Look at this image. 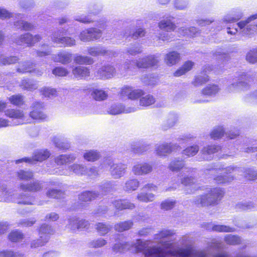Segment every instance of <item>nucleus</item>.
Segmentation results:
<instances>
[{
    "label": "nucleus",
    "mask_w": 257,
    "mask_h": 257,
    "mask_svg": "<svg viewBox=\"0 0 257 257\" xmlns=\"http://www.w3.org/2000/svg\"><path fill=\"white\" fill-rule=\"evenodd\" d=\"M130 247L131 244L127 242H119L114 245L113 249L116 252H121L130 249ZM145 248L146 243L140 240H138L136 243L131 246L132 251L136 253L142 251Z\"/></svg>",
    "instance_id": "obj_5"
},
{
    "label": "nucleus",
    "mask_w": 257,
    "mask_h": 257,
    "mask_svg": "<svg viewBox=\"0 0 257 257\" xmlns=\"http://www.w3.org/2000/svg\"><path fill=\"white\" fill-rule=\"evenodd\" d=\"M18 178L20 180H29L32 178L33 175L32 172L20 170L17 173Z\"/></svg>",
    "instance_id": "obj_38"
},
{
    "label": "nucleus",
    "mask_w": 257,
    "mask_h": 257,
    "mask_svg": "<svg viewBox=\"0 0 257 257\" xmlns=\"http://www.w3.org/2000/svg\"><path fill=\"white\" fill-rule=\"evenodd\" d=\"M257 19V14L252 15L247 18L245 21H241L236 25L238 28L230 26H227V33L231 35L235 34L236 33H239L242 35H247L251 36L252 35H257V24L252 25L249 24L253 20Z\"/></svg>",
    "instance_id": "obj_2"
},
{
    "label": "nucleus",
    "mask_w": 257,
    "mask_h": 257,
    "mask_svg": "<svg viewBox=\"0 0 257 257\" xmlns=\"http://www.w3.org/2000/svg\"><path fill=\"white\" fill-rule=\"evenodd\" d=\"M139 183L137 180H131L125 184V188L127 190H135L139 186Z\"/></svg>",
    "instance_id": "obj_53"
},
{
    "label": "nucleus",
    "mask_w": 257,
    "mask_h": 257,
    "mask_svg": "<svg viewBox=\"0 0 257 257\" xmlns=\"http://www.w3.org/2000/svg\"><path fill=\"white\" fill-rule=\"evenodd\" d=\"M246 59L251 63L257 62V49H253L248 52L246 54Z\"/></svg>",
    "instance_id": "obj_41"
},
{
    "label": "nucleus",
    "mask_w": 257,
    "mask_h": 257,
    "mask_svg": "<svg viewBox=\"0 0 257 257\" xmlns=\"http://www.w3.org/2000/svg\"><path fill=\"white\" fill-rule=\"evenodd\" d=\"M155 98L151 95L141 97L140 99V105L142 106H148L154 103Z\"/></svg>",
    "instance_id": "obj_32"
},
{
    "label": "nucleus",
    "mask_w": 257,
    "mask_h": 257,
    "mask_svg": "<svg viewBox=\"0 0 257 257\" xmlns=\"http://www.w3.org/2000/svg\"><path fill=\"white\" fill-rule=\"evenodd\" d=\"M88 30L90 32V41L97 40L101 37L102 33L100 30L97 28H91L88 29Z\"/></svg>",
    "instance_id": "obj_43"
},
{
    "label": "nucleus",
    "mask_w": 257,
    "mask_h": 257,
    "mask_svg": "<svg viewBox=\"0 0 257 257\" xmlns=\"http://www.w3.org/2000/svg\"><path fill=\"white\" fill-rule=\"evenodd\" d=\"M213 230L218 232H231L233 229L227 226L222 225H215L213 226Z\"/></svg>",
    "instance_id": "obj_55"
},
{
    "label": "nucleus",
    "mask_w": 257,
    "mask_h": 257,
    "mask_svg": "<svg viewBox=\"0 0 257 257\" xmlns=\"http://www.w3.org/2000/svg\"><path fill=\"white\" fill-rule=\"evenodd\" d=\"M193 65L194 63L191 61L186 62L181 67L174 72V75L176 77H179L185 74L192 68Z\"/></svg>",
    "instance_id": "obj_25"
},
{
    "label": "nucleus",
    "mask_w": 257,
    "mask_h": 257,
    "mask_svg": "<svg viewBox=\"0 0 257 257\" xmlns=\"http://www.w3.org/2000/svg\"><path fill=\"white\" fill-rule=\"evenodd\" d=\"M208 193L200 196L196 201L197 204L202 205H208L214 203L220 199L224 194L223 191L219 188H214L208 191Z\"/></svg>",
    "instance_id": "obj_4"
},
{
    "label": "nucleus",
    "mask_w": 257,
    "mask_h": 257,
    "mask_svg": "<svg viewBox=\"0 0 257 257\" xmlns=\"http://www.w3.org/2000/svg\"><path fill=\"white\" fill-rule=\"evenodd\" d=\"M98 194L95 192L86 191L83 192L79 196L80 200L84 201H90L97 197Z\"/></svg>",
    "instance_id": "obj_36"
},
{
    "label": "nucleus",
    "mask_w": 257,
    "mask_h": 257,
    "mask_svg": "<svg viewBox=\"0 0 257 257\" xmlns=\"http://www.w3.org/2000/svg\"><path fill=\"white\" fill-rule=\"evenodd\" d=\"M10 102L15 105H22L24 104L23 97L20 95H14L9 98Z\"/></svg>",
    "instance_id": "obj_39"
},
{
    "label": "nucleus",
    "mask_w": 257,
    "mask_h": 257,
    "mask_svg": "<svg viewBox=\"0 0 257 257\" xmlns=\"http://www.w3.org/2000/svg\"><path fill=\"white\" fill-rule=\"evenodd\" d=\"M14 25L19 29H23L25 30H30L33 28V26L22 20L14 22Z\"/></svg>",
    "instance_id": "obj_42"
},
{
    "label": "nucleus",
    "mask_w": 257,
    "mask_h": 257,
    "mask_svg": "<svg viewBox=\"0 0 257 257\" xmlns=\"http://www.w3.org/2000/svg\"><path fill=\"white\" fill-rule=\"evenodd\" d=\"M74 61L80 64H91L93 63V60L88 56H83L81 55H77L74 58Z\"/></svg>",
    "instance_id": "obj_37"
},
{
    "label": "nucleus",
    "mask_w": 257,
    "mask_h": 257,
    "mask_svg": "<svg viewBox=\"0 0 257 257\" xmlns=\"http://www.w3.org/2000/svg\"><path fill=\"white\" fill-rule=\"evenodd\" d=\"M88 54L94 56H103L107 53V50L101 46L90 47L87 48Z\"/></svg>",
    "instance_id": "obj_23"
},
{
    "label": "nucleus",
    "mask_w": 257,
    "mask_h": 257,
    "mask_svg": "<svg viewBox=\"0 0 257 257\" xmlns=\"http://www.w3.org/2000/svg\"><path fill=\"white\" fill-rule=\"evenodd\" d=\"M220 150L219 146H210L207 148H204L202 150L203 154L204 155V159L206 160H209L211 157H208V155L212 154Z\"/></svg>",
    "instance_id": "obj_31"
},
{
    "label": "nucleus",
    "mask_w": 257,
    "mask_h": 257,
    "mask_svg": "<svg viewBox=\"0 0 257 257\" xmlns=\"http://www.w3.org/2000/svg\"><path fill=\"white\" fill-rule=\"evenodd\" d=\"M132 224V222L131 221H125L118 223L115 226V227L118 231H123L130 229Z\"/></svg>",
    "instance_id": "obj_44"
},
{
    "label": "nucleus",
    "mask_w": 257,
    "mask_h": 257,
    "mask_svg": "<svg viewBox=\"0 0 257 257\" xmlns=\"http://www.w3.org/2000/svg\"><path fill=\"white\" fill-rule=\"evenodd\" d=\"M72 74L77 78H85L89 75V69L84 66H77L72 69Z\"/></svg>",
    "instance_id": "obj_20"
},
{
    "label": "nucleus",
    "mask_w": 257,
    "mask_h": 257,
    "mask_svg": "<svg viewBox=\"0 0 257 257\" xmlns=\"http://www.w3.org/2000/svg\"><path fill=\"white\" fill-rule=\"evenodd\" d=\"M152 167L146 163H138L135 164L133 168V172L137 175H143L151 172Z\"/></svg>",
    "instance_id": "obj_11"
},
{
    "label": "nucleus",
    "mask_w": 257,
    "mask_h": 257,
    "mask_svg": "<svg viewBox=\"0 0 257 257\" xmlns=\"http://www.w3.org/2000/svg\"><path fill=\"white\" fill-rule=\"evenodd\" d=\"M89 30L85 29L82 31L79 35V39L81 41L84 42H89L90 41V35Z\"/></svg>",
    "instance_id": "obj_57"
},
{
    "label": "nucleus",
    "mask_w": 257,
    "mask_h": 257,
    "mask_svg": "<svg viewBox=\"0 0 257 257\" xmlns=\"http://www.w3.org/2000/svg\"><path fill=\"white\" fill-rule=\"evenodd\" d=\"M83 157L87 161L94 162L99 158L100 155L96 151L89 150L84 153Z\"/></svg>",
    "instance_id": "obj_29"
},
{
    "label": "nucleus",
    "mask_w": 257,
    "mask_h": 257,
    "mask_svg": "<svg viewBox=\"0 0 257 257\" xmlns=\"http://www.w3.org/2000/svg\"><path fill=\"white\" fill-rule=\"evenodd\" d=\"M133 64H135L138 68H147L150 66L156 65L157 63V60L153 56H150L139 59L136 62H132Z\"/></svg>",
    "instance_id": "obj_9"
},
{
    "label": "nucleus",
    "mask_w": 257,
    "mask_h": 257,
    "mask_svg": "<svg viewBox=\"0 0 257 257\" xmlns=\"http://www.w3.org/2000/svg\"><path fill=\"white\" fill-rule=\"evenodd\" d=\"M53 58L55 62L67 64L71 61L72 54L68 52L62 51L55 55Z\"/></svg>",
    "instance_id": "obj_18"
},
{
    "label": "nucleus",
    "mask_w": 257,
    "mask_h": 257,
    "mask_svg": "<svg viewBox=\"0 0 257 257\" xmlns=\"http://www.w3.org/2000/svg\"><path fill=\"white\" fill-rule=\"evenodd\" d=\"M224 134V130L222 126H218L213 130L210 134L211 138L216 140L221 138Z\"/></svg>",
    "instance_id": "obj_40"
},
{
    "label": "nucleus",
    "mask_w": 257,
    "mask_h": 257,
    "mask_svg": "<svg viewBox=\"0 0 257 257\" xmlns=\"http://www.w3.org/2000/svg\"><path fill=\"white\" fill-rule=\"evenodd\" d=\"M53 74L58 76H65L68 73L69 71L65 68L62 67H56L53 70Z\"/></svg>",
    "instance_id": "obj_51"
},
{
    "label": "nucleus",
    "mask_w": 257,
    "mask_h": 257,
    "mask_svg": "<svg viewBox=\"0 0 257 257\" xmlns=\"http://www.w3.org/2000/svg\"><path fill=\"white\" fill-rule=\"evenodd\" d=\"M92 96L95 100L100 101L107 97V93L101 89H94L92 93Z\"/></svg>",
    "instance_id": "obj_33"
},
{
    "label": "nucleus",
    "mask_w": 257,
    "mask_h": 257,
    "mask_svg": "<svg viewBox=\"0 0 257 257\" xmlns=\"http://www.w3.org/2000/svg\"><path fill=\"white\" fill-rule=\"evenodd\" d=\"M63 33L59 31L55 33L52 37V41L59 44L67 46H72L75 44V40L70 37H65Z\"/></svg>",
    "instance_id": "obj_8"
},
{
    "label": "nucleus",
    "mask_w": 257,
    "mask_h": 257,
    "mask_svg": "<svg viewBox=\"0 0 257 257\" xmlns=\"http://www.w3.org/2000/svg\"><path fill=\"white\" fill-rule=\"evenodd\" d=\"M50 227L47 225H42L40 229L39 234L40 235V237L41 239L43 240V242H42V241L40 242L39 241V242L37 244L34 242H33L32 243V246L36 247L39 245H42L44 243L46 242L49 239L48 234L50 233Z\"/></svg>",
    "instance_id": "obj_17"
},
{
    "label": "nucleus",
    "mask_w": 257,
    "mask_h": 257,
    "mask_svg": "<svg viewBox=\"0 0 257 257\" xmlns=\"http://www.w3.org/2000/svg\"><path fill=\"white\" fill-rule=\"evenodd\" d=\"M32 64L27 62L21 64L18 69V71L21 73H25L32 71Z\"/></svg>",
    "instance_id": "obj_47"
},
{
    "label": "nucleus",
    "mask_w": 257,
    "mask_h": 257,
    "mask_svg": "<svg viewBox=\"0 0 257 257\" xmlns=\"http://www.w3.org/2000/svg\"><path fill=\"white\" fill-rule=\"evenodd\" d=\"M115 72V69L112 66H104L98 71L97 76L102 79H108L113 77Z\"/></svg>",
    "instance_id": "obj_16"
},
{
    "label": "nucleus",
    "mask_w": 257,
    "mask_h": 257,
    "mask_svg": "<svg viewBox=\"0 0 257 257\" xmlns=\"http://www.w3.org/2000/svg\"><path fill=\"white\" fill-rule=\"evenodd\" d=\"M175 203V202L173 200H167L162 203L161 208L166 210H169L174 207Z\"/></svg>",
    "instance_id": "obj_60"
},
{
    "label": "nucleus",
    "mask_w": 257,
    "mask_h": 257,
    "mask_svg": "<svg viewBox=\"0 0 257 257\" xmlns=\"http://www.w3.org/2000/svg\"><path fill=\"white\" fill-rule=\"evenodd\" d=\"M22 255L18 252H14L11 250L0 251V257H22Z\"/></svg>",
    "instance_id": "obj_58"
},
{
    "label": "nucleus",
    "mask_w": 257,
    "mask_h": 257,
    "mask_svg": "<svg viewBox=\"0 0 257 257\" xmlns=\"http://www.w3.org/2000/svg\"><path fill=\"white\" fill-rule=\"evenodd\" d=\"M88 225V221L83 219L79 220L76 218H74L69 220V226L73 230L85 228Z\"/></svg>",
    "instance_id": "obj_21"
},
{
    "label": "nucleus",
    "mask_w": 257,
    "mask_h": 257,
    "mask_svg": "<svg viewBox=\"0 0 257 257\" xmlns=\"http://www.w3.org/2000/svg\"><path fill=\"white\" fill-rule=\"evenodd\" d=\"M85 172L86 167L85 166L77 164H74L71 165L69 168V170L64 173L66 175L71 173H74L78 175H84Z\"/></svg>",
    "instance_id": "obj_22"
},
{
    "label": "nucleus",
    "mask_w": 257,
    "mask_h": 257,
    "mask_svg": "<svg viewBox=\"0 0 257 257\" xmlns=\"http://www.w3.org/2000/svg\"><path fill=\"white\" fill-rule=\"evenodd\" d=\"M211 70L210 66H206L203 69V71L200 74L195 76L193 84L195 86H199L207 82L209 78L206 73Z\"/></svg>",
    "instance_id": "obj_14"
},
{
    "label": "nucleus",
    "mask_w": 257,
    "mask_h": 257,
    "mask_svg": "<svg viewBox=\"0 0 257 257\" xmlns=\"http://www.w3.org/2000/svg\"><path fill=\"white\" fill-rule=\"evenodd\" d=\"M41 188V185L39 182H35L32 184L22 183L20 186V189L24 191H38Z\"/></svg>",
    "instance_id": "obj_24"
},
{
    "label": "nucleus",
    "mask_w": 257,
    "mask_h": 257,
    "mask_svg": "<svg viewBox=\"0 0 257 257\" xmlns=\"http://www.w3.org/2000/svg\"><path fill=\"white\" fill-rule=\"evenodd\" d=\"M174 234L172 230L161 231L156 237L160 240L161 244L145 249V257H206L204 251L195 250L190 246L186 248H179L176 244L166 240V238Z\"/></svg>",
    "instance_id": "obj_1"
},
{
    "label": "nucleus",
    "mask_w": 257,
    "mask_h": 257,
    "mask_svg": "<svg viewBox=\"0 0 257 257\" xmlns=\"http://www.w3.org/2000/svg\"><path fill=\"white\" fill-rule=\"evenodd\" d=\"M97 229L100 234L104 235L108 232L109 228L106 225L99 223L97 224Z\"/></svg>",
    "instance_id": "obj_59"
},
{
    "label": "nucleus",
    "mask_w": 257,
    "mask_h": 257,
    "mask_svg": "<svg viewBox=\"0 0 257 257\" xmlns=\"http://www.w3.org/2000/svg\"><path fill=\"white\" fill-rule=\"evenodd\" d=\"M114 205L118 209H132L134 207L133 204L129 203L126 201L122 200L116 201L114 202Z\"/></svg>",
    "instance_id": "obj_34"
},
{
    "label": "nucleus",
    "mask_w": 257,
    "mask_h": 257,
    "mask_svg": "<svg viewBox=\"0 0 257 257\" xmlns=\"http://www.w3.org/2000/svg\"><path fill=\"white\" fill-rule=\"evenodd\" d=\"M180 33L183 36L187 35L189 36H193L196 33V30L194 27L185 29L181 28L180 30Z\"/></svg>",
    "instance_id": "obj_54"
},
{
    "label": "nucleus",
    "mask_w": 257,
    "mask_h": 257,
    "mask_svg": "<svg viewBox=\"0 0 257 257\" xmlns=\"http://www.w3.org/2000/svg\"><path fill=\"white\" fill-rule=\"evenodd\" d=\"M199 147L197 145H194L188 147L184 151V153L188 156H193L196 154L198 152Z\"/></svg>",
    "instance_id": "obj_52"
},
{
    "label": "nucleus",
    "mask_w": 257,
    "mask_h": 257,
    "mask_svg": "<svg viewBox=\"0 0 257 257\" xmlns=\"http://www.w3.org/2000/svg\"><path fill=\"white\" fill-rule=\"evenodd\" d=\"M50 155V153L47 150H41L36 152L33 160L37 161H42L47 159Z\"/></svg>",
    "instance_id": "obj_30"
},
{
    "label": "nucleus",
    "mask_w": 257,
    "mask_h": 257,
    "mask_svg": "<svg viewBox=\"0 0 257 257\" xmlns=\"http://www.w3.org/2000/svg\"><path fill=\"white\" fill-rule=\"evenodd\" d=\"M76 159L74 155H60L55 159V162L58 165H63L73 161Z\"/></svg>",
    "instance_id": "obj_27"
},
{
    "label": "nucleus",
    "mask_w": 257,
    "mask_h": 257,
    "mask_svg": "<svg viewBox=\"0 0 257 257\" xmlns=\"http://www.w3.org/2000/svg\"><path fill=\"white\" fill-rule=\"evenodd\" d=\"M142 52L140 48L138 47H132L127 50V53L131 55H135Z\"/></svg>",
    "instance_id": "obj_64"
},
{
    "label": "nucleus",
    "mask_w": 257,
    "mask_h": 257,
    "mask_svg": "<svg viewBox=\"0 0 257 257\" xmlns=\"http://www.w3.org/2000/svg\"><path fill=\"white\" fill-rule=\"evenodd\" d=\"M5 115L8 117L16 120L17 121L14 122L15 124H22L24 123H29L30 118L27 116L26 113L23 110L19 109H9L5 111Z\"/></svg>",
    "instance_id": "obj_6"
},
{
    "label": "nucleus",
    "mask_w": 257,
    "mask_h": 257,
    "mask_svg": "<svg viewBox=\"0 0 257 257\" xmlns=\"http://www.w3.org/2000/svg\"><path fill=\"white\" fill-rule=\"evenodd\" d=\"M246 84L245 82H240L238 83L237 84H231L229 87V90L230 92H233L235 90V88L236 87L237 89H240L241 90H244L246 87Z\"/></svg>",
    "instance_id": "obj_61"
},
{
    "label": "nucleus",
    "mask_w": 257,
    "mask_h": 257,
    "mask_svg": "<svg viewBox=\"0 0 257 257\" xmlns=\"http://www.w3.org/2000/svg\"><path fill=\"white\" fill-rule=\"evenodd\" d=\"M106 163L110 166V171L114 178H118L124 175L126 168L125 165L123 164H113L111 165L112 163L110 160L107 161Z\"/></svg>",
    "instance_id": "obj_10"
},
{
    "label": "nucleus",
    "mask_w": 257,
    "mask_h": 257,
    "mask_svg": "<svg viewBox=\"0 0 257 257\" xmlns=\"http://www.w3.org/2000/svg\"><path fill=\"white\" fill-rule=\"evenodd\" d=\"M225 240L228 244H237L240 243V238L238 236L232 235H227L225 236Z\"/></svg>",
    "instance_id": "obj_49"
},
{
    "label": "nucleus",
    "mask_w": 257,
    "mask_h": 257,
    "mask_svg": "<svg viewBox=\"0 0 257 257\" xmlns=\"http://www.w3.org/2000/svg\"><path fill=\"white\" fill-rule=\"evenodd\" d=\"M174 147L173 146H170V145L167 144L160 145L156 148L157 153L160 156L165 155L170 153L174 149Z\"/></svg>",
    "instance_id": "obj_28"
},
{
    "label": "nucleus",
    "mask_w": 257,
    "mask_h": 257,
    "mask_svg": "<svg viewBox=\"0 0 257 257\" xmlns=\"http://www.w3.org/2000/svg\"><path fill=\"white\" fill-rule=\"evenodd\" d=\"M41 92L45 97H50L56 94L57 91L55 89L50 87H44L41 90Z\"/></svg>",
    "instance_id": "obj_48"
},
{
    "label": "nucleus",
    "mask_w": 257,
    "mask_h": 257,
    "mask_svg": "<svg viewBox=\"0 0 257 257\" xmlns=\"http://www.w3.org/2000/svg\"><path fill=\"white\" fill-rule=\"evenodd\" d=\"M135 109L134 108L128 107L125 108L121 104H115L112 105L108 109V113L112 115L118 114L121 113H130L134 112Z\"/></svg>",
    "instance_id": "obj_15"
},
{
    "label": "nucleus",
    "mask_w": 257,
    "mask_h": 257,
    "mask_svg": "<svg viewBox=\"0 0 257 257\" xmlns=\"http://www.w3.org/2000/svg\"><path fill=\"white\" fill-rule=\"evenodd\" d=\"M41 39L39 35H36L33 36L29 33H26L17 40L16 43L19 45H22L23 44H27L28 45H32L34 44L37 42L39 41Z\"/></svg>",
    "instance_id": "obj_12"
},
{
    "label": "nucleus",
    "mask_w": 257,
    "mask_h": 257,
    "mask_svg": "<svg viewBox=\"0 0 257 257\" xmlns=\"http://www.w3.org/2000/svg\"><path fill=\"white\" fill-rule=\"evenodd\" d=\"M184 167V163L182 161L175 160L172 161L169 166L170 169L172 171H178Z\"/></svg>",
    "instance_id": "obj_46"
},
{
    "label": "nucleus",
    "mask_w": 257,
    "mask_h": 257,
    "mask_svg": "<svg viewBox=\"0 0 257 257\" xmlns=\"http://www.w3.org/2000/svg\"><path fill=\"white\" fill-rule=\"evenodd\" d=\"M55 144L56 147L60 150L68 149L70 147V145L68 143L58 140H57V141H55Z\"/></svg>",
    "instance_id": "obj_62"
},
{
    "label": "nucleus",
    "mask_w": 257,
    "mask_h": 257,
    "mask_svg": "<svg viewBox=\"0 0 257 257\" xmlns=\"http://www.w3.org/2000/svg\"><path fill=\"white\" fill-rule=\"evenodd\" d=\"M220 90L219 87L215 84H209L202 90V93L204 95L213 96L217 93Z\"/></svg>",
    "instance_id": "obj_26"
},
{
    "label": "nucleus",
    "mask_w": 257,
    "mask_h": 257,
    "mask_svg": "<svg viewBox=\"0 0 257 257\" xmlns=\"http://www.w3.org/2000/svg\"><path fill=\"white\" fill-rule=\"evenodd\" d=\"M159 27L166 31H173L175 29V25L170 20H162L159 24Z\"/></svg>",
    "instance_id": "obj_35"
},
{
    "label": "nucleus",
    "mask_w": 257,
    "mask_h": 257,
    "mask_svg": "<svg viewBox=\"0 0 257 257\" xmlns=\"http://www.w3.org/2000/svg\"><path fill=\"white\" fill-rule=\"evenodd\" d=\"M144 94L143 90L136 89L130 86H125L122 88L120 95L123 97H126L132 100H137Z\"/></svg>",
    "instance_id": "obj_7"
},
{
    "label": "nucleus",
    "mask_w": 257,
    "mask_h": 257,
    "mask_svg": "<svg viewBox=\"0 0 257 257\" xmlns=\"http://www.w3.org/2000/svg\"><path fill=\"white\" fill-rule=\"evenodd\" d=\"M12 14L9 12L7 10L0 8V19H6L11 17Z\"/></svg>",
    "instance_id": "obj_63"
},
{
    "label": "nucleus",
    "mask_w": 257,
    "mask_h": 257,
    "mask_svg": "<svg viewBox=\"0 0 257 257\" xmlns=\"http://www.w3.org/2000/svg\"><path fill=\"white\" fill-rule=\"evenodd\" d=\"M154 195L152 193H141L138 195L139 200L145 202L152 201L154 199Z\"/></svg>",
    "instance_id": "obj_45"
},
{
    "label": "nucleus",
    "mask_w": 257,
    "mask_h": 257,
    "mask_svg": "<svg viewBox=\"0 0 257 257\" xmlns=\"http://www.w3.org/2000/svg\"><path fill=\"white\" fill-rule=\"evenodd\" d=\"M0 201L15 202L18 204H31L34 200L32 197L21 196L18 197L17 193H14L11 190L7 189L4 184H0Z\"/></svg>",
    "instance_id": "obj_3"
},
{
    "label": "nucleus",
    "mask_w": 257,
    "mask_h": 257,
    "mask_svg": "<svg viewBox=\"0 0 257 257\" xmlns=\"http://www.w3.org/2000/svg\"><path fill=\"white\" fill-rule=\"evenodd\" d=\"M17 61L18 59L16 57H4L3 56H0V64H10Z\"/></svg>",
    "instance_id": "obj_50"
},
{
    "label": "nucleus",
    "mask_w": 257,
    "mask_h": 257,
    "mask_svg": "<svg viewBox=\"0 0 257 257\" xmlns=\"http://www.w3.org/2000/svg\"><path fill=\"white\" fill-rule=\"evenodd\" d=\"M180 60L179 53L176 51H172L166 54L165 62L167 65L171 66L177 63Z\"/></svg>",
    "instance_id": "obj_19"
},
{
    "label": "nucleus",
    "mask_w": 257,
    "mask_h": 257,
    "mask_svg": "<svg viewBox=\"0 0 257 257\" xmlns=\"http://www.w3.org/2000/svg\"><path fill=\"white\" fill-rule=\"evenodd\" d=\"M41 107V104L38 102L34 104L33 110L30 112V116L35 121L43 120L47 117L46 115L40 110Z\"/></svg>",
    "instance_id": "obj_13"
},
{
    "label": "nucleus",
    "mask_w": 257,
    "mask_h": 257,
    "mask_svg": "<svg viewBox=\"0 0 257 257\" xmlns=\"http://www.w3.org/2000/svg\"><path fill=\"white\" fill-rule=\"evenodd\" d=\"M9 237L12 241L16 242L23 238V234L18 231H13L11 232Z\"/></svg>",
    "instance_id": "obj_56"
}]
</instances>
